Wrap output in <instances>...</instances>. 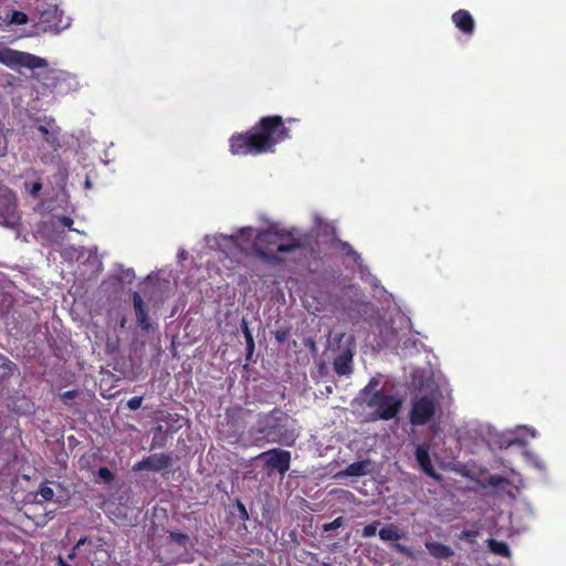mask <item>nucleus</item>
Returning a JSON list of instances; mask_svg holds the SVG:
<instances>
[{
  "label": "nucleus",
  "mask_w": 566,
  "mask_h": 566,
  "mask_svg": "<svg viewBox=\"0 0 566 566\" xmlns=\"http://www.w3.org/2000/svg\"><path fill=\"white\" fill-rule=\"evenodd\" d=\"M344 248H346L348 254H356L354 249L348 243H344Z\"/></svg>",
  "instance_id": "ea45409f"
},
{
  "label": "nucleus",
  "mask_w": 566,
  "mask_h": 566,
  "mask_svg": "<svg viewBox=\"0 0 566 566\" xmlns=\"http://www.w3.org/2000/svg\"><path fill=\"white\" fill-rule=\"evenodd\" d=\"M241 328H242V333L245 338L247 352H248V358H249L254 352V347H255L254 338H253L251 329L249 328L248 322L245 319H242Z\"/></svg>",
  "instance_id": "aec40b11"
},
{
  "label": "nucleus",
  "mask_w": 566,
  "mask_h": 566,
  "mask_svg": "<svg viewBox=\"0 0 566 566\" xmlns=\"http://www.w3.org/2000/svg\"><path fill=\"white\" fill-rule=\"evenodd\" d=\"M253 229L242 228L230 237L231 242L241 251L251 245L253 253L261 260L270 263L279 261V253H292L307 249L312 243V235L303 233L296 228H269L258 232L252 241Z\"/></svg>",
  "instance_id": "f257e3e1"
},
{
  "label": "nucleus",
  "mask_w": 566,
  "mask_h": 566,
  "mask_svg": "<svg viewBox=\"0 0 566 566\" xmlns=\"http://www.w3.org/2000/svg\"><path fill=\"white\" fill-rule=\"evenodd\" d=\"M125 324H126V318L124 317V318H122V321H120V326H122V327H124V326H125Z\"/></svg>",
  "instance_id": "a18cd8bd"
},
{
  "label": "nucleus",
  "mask_w": 566,
  "mask_h": 566,
  "mask_svg": "<svg viewBox=\"0 0 566 566\" xmlns=\"http://www.w3.org/2000/svg\"><path fill=\"white\" fill-rule=\"evenodd\" d=\"M378 535L381 541L390 543V548L396 553L406 556L407 558L416 559V555L410 547L398 543L399 539L405 537V533L397 525L389 524L381 527Z\"/></svg>",
  "instance_id": "6e6552de"
},
{
  "label": "nucleus",
  "mask_w": 566,
  "mask_h": 566,
  "mask_svg": "<svg viewBox=\"0 0 566 566\" xmlns=\"http://www.w3.org/2000/svg\"><path fill=\"white\" fill-rule=\"evenodd\" d=\"M364 403L371 409L369 419L392 420L401 410L402 400L391 394H387L384 389L375 390L369 397L364 398Z\"/></svg>",
  "instance_id": "20e7f679"
},
{
  "label": "nucleus",
  "mask_w": 566,
  "mask_h": 566,
  "mask_svg": "<svg viewBox=\"0 0 566 566\" xmlns=\"http://www.w3.org/2000/svg\"><path fill=\"white\" fill-rule=\"evenodd\" d=\"M0 64L11 70L24 67L32 71L48 65L46 61L40 56L7 46L0 49Z\"/></svg>",
  "instance_id": "39448f33"
},
{
  "label": "nucleus",
  "mask_w": 566,
  "mask_h": 566,
  "mask_svg": "<svg viewBox=\"0 0 566 566\" xmlns=\"http://www.w3.org/2000/svg\"><path fill=\"white\" fill-rule=\"evenodd\" d=\"M424 546L428 553L434 558L448 559L454 554L450 546L440 542L427 541Z\"/></svg>",
  "instance_id": "f3484780"
},
{
  "label": "nucleus",
  "mask_w": 566,
  "mask_h": 566,
  "mask_svg": "<svg viewBox=\"0 0 566 566\" xmlns=\"http://www.w3.org/2000/svg\"><path fill=\"white\" fill-rule=\"evenodd\" d=\"M169 539L174 543H176L179 546L187 547L191 546V539L188 534L179 532V531H171L168 535Z\"/></svg>",
  "instance_id": "412c9836"
},
{
  "label": "nucleus",
  "mask_w": 566,
  "mask_h": 566,
  "mask_svg": "<svg viewBox=\"0 0 566 566\" xmlns=\"http://www.w3.org/2000/svg\"><path fill=\"white\" fill-rule=\"evenodd\" d=\"M235 507L239 512V517L241 521L245 522L249 520V513L245 505L241 501H237Z\"/></svg>",
  "instance_id": "7c9ffc66"
},
{
  "label": "nucleus",
  "mask_w": 566,
  "mask_h": 566,
  "mask_svg": "<svg viewBox=\"0 0 566 566\" xmlns=\"http://www.w3.org/2000/svg\"><path fill=\"white\" fill-rule=\"evenodd\" d=\"M333 366L337 375H350L353 373V352L346 348L342 354L335 357Z\"/></svg>",
  "instance_id": "dca6fc26"
},
{
  "label": "nucleus",
  "mask_w": 566,
  "mask_h": 566,
  "mask_svg": "<svg viewBox=\"0 0 566 566\" xmlns=\"http://www.w3.org/2000/svg\"><path fill=\"white\" fill-rule=\"evenodd\" d=\"M39 494L44 501H51L54 496V491L49 485H41Z\"/></svg>",
  "instance_id": "c85d7f7f"
},
{
  "label": "nucleus",
  "mask_w": 566,
  "mask_h": 566,
  "mask_svg": "<svg viewBox=\"0 0 566 566\" xmlns=\"http://www.w3.org/2000/svg\"><path fill=\"white\" fill-rule=\"evenodd\" d=\"M479 536V531L475 530H464L460 533L459 538L467 541L469 543H474L475 538Z\"/></svg>",
  "instance_id": "cd10ccee"
},
{
  "label": "nucleus",
  "mask_w": 566,
  "mask_h": 566,
  "mask_svg": "<svg viewBox=\"0 0 566 566\" xmlns=\"http://www.w3.org/2000/svg\"><path fill=\"white\" fill-rule=\"evenodd\" d=\"M187 562H189V559L177 557V558L170 559L167 564L168 565H177L179 563H187Z\"/></svg>",
  "instance_id": "c9c22d12"
},
{
  "label": "nucleus",
  "mask_w": 566,
  "mask_h": 566,
  "mask_svg": "<svg viewBox=\"0 0 566 566\" xmlns=\"http://www.w3.org/2000/svg\"><path fill=\"white\" fill-rule=\"evenodd\" d=\"M28 22V15L22 11L12 10L9 17V23L11 24H25Z\"/></svg>",
  "instance_id": "5701e85b"
},
{
  "label": "nucleus",
  "mask_w": 566,
  "mask_h": 566,
  "mask_svg": "<svg viewBox=\"0 0 566 566\" xmlns=\"http://www.w3.org/2000/svg\"><path fill=\"white\" fill-rule=\"evenodd\" d=\"M259 457L264 459L268 469L276 470L281 474L286 473L290 469L292 455L287 450L274 448L262 452Z\"/></svg>",
  "instance_id": "1a4fd4ad"
},
{
  "label": "nucleus",
  "mask_w": 566,
  "mask_h": 566,
  "mask_svg": "<svg viewBox=\"0 0 566 566\" xmlns=\"http://www.w3.org/2000/svg\"><path fill=\"white\" fill-rule=\"evenodd\" d=\"M343 524H344V517L343 516H338L334 521L324 524L323 525V531L324 532H332V531H335V530L342 527Z\"/></svg>",
  "instance_id": "bb28decb"
},
{
  "label": "nucleus",
  "mask_w": 566,
  "mask_h": 566,
  "mask_svg": "<svg viewBox=\"0 0 566 566\" xmlns=\"http://www.w3.org/2000/svg\"><path fill=\"white\" fill-rule=\"evenodd\" d=\"M44 142L53 149L57 150L61 147L60 133L61 129L56 126L53 118H45L44 124L36 127Z\"/></svg>",
  "instance_id": "9b49d317"
},
{
  "label": "nucleus",
  "mask_w": 566,
  "mask_h": 566,
  "mask_svg": "<svg viewBox=\"0 0 566 566\" xmlns=\"http://www.w3.org/2000/svg\"><path fill=\"white\" fill-rule=\"evenodd\" d=\"M290 335L289 328H281L274 332V337L279 343H284Z\"/></svg>",
  "instance_id": "2f4dec72"
},
{
  "label": "nucleus",
  "mask_w": 566,
  "mask_h": 566,
  "mask_svg": "<svg viewBox=\"0 0 566 566\" xmlns=\"http://www.w3.org/2000/svg\"><path fill=\"white\" fill-rule=\"evenodd\" d=\"M373 472V463L369 459L353 462L340 471L338 476H365Z\"/></svg>",
  "instance_id": "2eb2a0df"
},
{
  "label": "nucleus",
  "mask_w": 566,
  "mask_h": 566,
  "mask_svg": "<svg viewBox=\"0 0 566 566\" xmlns=\"http://www.w3.org/2000/svg\"><path fill=\"white\" fill-rule=\"evenodd\" d=\"M56 566H71L67 564L61 555L55 558Z\"/></svg>",
  "instance_id": "e433bc0d"
},
{
  "label": "nucleus",
  "mask_w": 566,
  "mask_h": 566,
  "mask_svg": "<svg viewBox=\"0 0 566 566\" xmlns=\"http://www.w3.org/2000/svg\"><path fill=\"white\" fill-rule=\"evenodd\" d=\"M488 548L495 555L509 557L511 552L510 547L505 542L489 538L486 541Z\"/></svg>",
  "instance_id": "a211bd4d"
},
{
  "label": "nucleus",
  "mask_w": 566,
  "mask_h": 566,
  "mask_svg": "<svg viewBox=\"0 0 566 566\" xmlns=\"http://www.w3.org/2000/svg\"><path fill=\"white\" fill-rule=\"evenodd\" d=\"M97 476L104 482V483H111L114 481L115 475L114 473L106 467H101L97 471Z\"/></svg>",
  "instance_id": "393cba45"
},
{
  "label": "nucleus",
  "mask_w": 566,
  "mask_h": 566,
  "mask_svg": "<svg viewBox=\"0 0 566 566\" xmlns=\"http://www.w3.org/2000/svg\"><path fill=\"white\" fill-rule=\"evenodd\" d=\"M344 248H346L348 254H356L354 249L348 243H344Z\"/></svg>",
  "instance_id": "a19ab883"
},
{
  "label": "nucleus",
  "mask_w": 566,
  "mask_h": 566,
  "mask_svg": "<svg viewBox=\"0 0 566 566\" xmlns=\"http://www.w3.org/2000/svg\"><path fill=\"white\" fill-rule=\"evenodd\" d=\"M75 552H76V549L73 548L72 552L69 554L67 558L69 559H73L75 557V555H76Z\"/></svg>",
  "instance_id": "37998d69"
},
{
  "label": "nucleus",
  "mask_w": 566,
  "mask_h": 566,
  "mask_svg": "<svg viewBox=\"0 0 566 566\" xmlns=\"http://www.w3.org/2000/svg\"><path fill=\"white\" fill-rule=\"evenodd\" d=\"M436 402L430 396L416 397L411 401L409 422L419 427L429 423L436 413Z\"/></svg>",
  "instance_id": "0eeeda50"
},
{
  "label": "nucleus",
  "mask_w": 566,
  "mask_h": 566,
  "mask_svg": "<svg viewBox=\"0 0 566 566\" xmlns=\"http://www.w3.org/2000/svg\"><path fill=\"white\" fill-rule=\"evenodd\" d=\"M294 422L295 420L287 412L280 408H273L269 412H260L248 433L253 443L259 447L265 443L291 447L297 438L293 427Z\"/></svg>",
  "instance_id": "7ed1b4c3"
},
{
  "label": "nucleus",
  "mask_w": 566,
  "mask_h": 566,
  "mask_svg": "<svg viewBox=\"0 0 566 566\" xmlns=\"http://www.w3.org/2000/svg\"><path fill=\"white\" fill-rule=\"evenodd\" d=\"M286 122H287V123H292V122H296V119H294V118H287V119H286Z\"/></svg>",
  "instance_id": "49530a36"
},
{
  "label": "nucleus",
  "mask_w": 566,
  "mask_h": 566,
  "mask_svg": "<svg viewBox=\"0 0 566 566\" xmlns=\"http://www.w3.org/2000/svg\"><path fill=\"white\" fill-rule=\"evenodd\" d=\"M291 138L290 129L280 115L261 117L250 129L229 138L230 153L234 156H258L274 151V147Z\"/></svg>",
  "instance_id": "f03ea898"
},
{
  "label": "nucleus",
  "mask_w": 566,
  "mask_h": 566,
  "mask_svg": "<svg viewBox=\"0 0 566 566\" xmlns=\"http://www.w3.org/2000/svg\"><path fill=\"white\" fill-rule=\"evenodd\" d=\"M38 10L40 12L41 20L43 22L49 23V24L54 25V27H59V22L54 21L56 15H57V13L60 12L59 7H57L56 3L51 6L49 9H40L38 7Z\"/></svg>",
  "instance_id": "6ab92c4d"
},
{
  "label": "nucleus",
  "mask_w": 566,
  "mask_h": 566,
  "mask_svg": "<svg viewBox=\"0 0 566 566\" xmlns=\"http://www.w3.org/2000/svg\"><path fill=\"white\" fill-rule=\"evenodd\" d=\"M42 187H43L42 182L39 180L34 181V182H28V181L24 182L25 192L34 199L40 196V191L42 190Z\"/></svg>",
  "instance_id": "4be33fe9"
},
{
  "label": "nucleus",
  "mask_w": 566,
  "mask_h": 566,
  "mask_svg": "<svg viewBox=\"0 0 566 566\" xmlns=\"http://www.w3.org/2000/svg\"><path fill=\"white\" fill-rule=\"evenodd\" d=\"M0 360H3V364L1 367L8 369L10 373L15 369V364L12 363L10 359H8L7 357H4L2 354H0Z\"/></svg>",
  "instance_id": "72a5a7b5"
},
{
  "label": "nucleus",
  "mask_w": 566,
  "mask_h": 566,
  "mask_svg": "<svg viewBox=\"0 0 566 566\" xmlns=\"http://www.w3.org/2000/svg\"><path fill=\"white\" fill-rule=\"evenodd\" d=\"M172 463L174 459L171 453H153L144 458L143 460L136 462L133 467V471L139 472L148 470L159 472L171 468Z\"/></svg>",
  "instance_id": "9d476101"
},
{
  "label": "nucleus",
  "mask_w": 566,
  "mask_h": 566,
  "mask_svg": "<svg viewBox=\"0 0 566 566\" xmlns=\"http://www.w3.org/2000/svg\"><path fill=\"white\" fill-rule=\"evenodd\" d=\"M143 399L144 398L142 396H134L130 399H128V401H127L128 409L137 410L138 408H140L142 403H143Z\"/></svg>",
  "instance_id": "c756f323"
},
{
  "label": "nucleus",
  "mask_w": 566,
  "mask_h": 566,
  "mask_svg": "<svg viewBox=\"0 0 566 566\" xmlns=\"http://www.w3.org/2000/svg\"><path fill=\"white\" fill-rule=\"evenodd\" d=\"M86 541H87V537H85V536L81 537L77 541V543L75 544L74 549H78L81 546H83L86 543Z\"/></svg>",
  "instance_id": "4c0bfd02"
},
{
  "label": "nucleus",
  "mask_w": 566,
  "mask_h": 566,
  "mask_svg": "<svg viewBox=\"0 0 566 566\" xmlns=\"http://www.w3.org/2000/svg\"><path fill=\"white\" fill-rule=\"evenodd\" d=\"M60 397H61V399H62L65 403H67V402H69V400H73L74 398H76V397H77V391H76V390H74V389H72V390H66V391H64L63 394H61V396H60Z\"/></svg>",
  "instance_id": "473e14b6"
},
{
  "label": "nucleus",
  "mask_w": 566,
  "mask_h": 566,
  "mask_svg": "<svg viewBox=\"0 0 566 566\" xmlns=\"http://www.w3.org/2000/svg\"><path fill=\"white\" fill-rule=\"evenodd\" d=\"M133 307L136 314V321L139 327L144 332L150 329L149 308L145 304L142 295L138 292H134L132 295Z\"/></svg>",
  "instance_id": "f8f14e48"
},
{
  "label": "nucleus",
  "mask_w": 566,
  "mask_h": 566,
  "mask_svg": "<svg viewBox=\"0 0 566 566\" xmlns=\"http://www.w3.org/2000/svg\"><path fill=\"white\" fill-rule=\"evenodd\" d=\"M6 153H7V146L6 145L2 147L0 146V156H4Z\"/></svg>",
  "instance_id": "79ce46f5"
},
{
  "label": "nucleus",
  "mask_w": 566,
  "mask_h": 566,
  "mask_svg": "<svg viewBox=\"0 0 566 566\" xmlns=\"http://www.w3.org/2000/svg\"><path fill=\"white\" fill-rule=\"evenodd\" d=\"M379 525H380V521H374L373 523L366 525L361 531V536L364 538L374 536L376 534Z\"/></svg>",
  "instance_id": "a878e982"
},
{
  "label": "nucleus",
  "mask_w": 566,
  "mask_h": 566,
  "mask_svg": "<svg viewBox=\"0 0 566 566\" xmlns=\"http://www.w3.org/2000/svg\"><path fill=\"white\" fill-rule=\"evenodd\" d=\"M415 458L420 469L429 476L436 478V471L430 458V447L426 443L418 444L415 450Z\"/></svg>",
  "instance_id": "4468645a"
},
{
  "label": "nucleus",
  "mask_w": 566,
  "mask_h": 566,
  "mask_svg": "<svg viewBox=\"0 0 566 566\" xmlns=\"http://www.w3.org/2000/svg\"><path fill=\"white\" fill-rule=\"evenodd\" d=\"M0 226L9 229H19L21 226L17 196L4 185H0Z\"/></svg>",
  "instance_id": "423d86ee"
},
{
  "label": "nucleus",
  "mask_w": 566,
  "mask_h": 566,
  "mask_svg": "<svg viewBox=\"0 0 566 566\" xmlns=\"http://www.w3.org/2000/svg\"><path fill=\"white\" fill-rule=\"evenodd\" d=\"M62 221H63V224L66 227H71V224L73 223V220L69 217H64Z\"/></svg>",
  "instance_id": "58836bf2"
},
{
  "label": "nucleus",
  "mask_w": 566,
  "mask_h": 566,
  "mask_svg": "<svg viewBox=\"0 0 566 566\" xmlns=\"http://www.w3.org/2000/svg\"><path fill=\"white\" fill-rule=\"evenodd\" d=\"M379 386V380L375 377H373L369 382L361 389L360 395L361 398H367L369 395H371L375 390H378L377 387Z\"/></svg>",
  "instance_id": "b1692460"
},
{
  "label": "nucleus",
  "mask_w": 566,
  "mask_h": 566,
  "mask_svg": "<svg viewBox=\"0 0 566 566\" xmlns=\"http://www.w3.org/2000/svg\"><path fill=\"white\" fill-rule=\"evenodd\" d=\"M166 443V439L161 438L160 441L157 440V437H154L151 440V449H155L156 447H164Z\"/></svg>",
  "instance_id": "f704fd0d"
},
{
  "label": "nucleus",
  "mask_w": 566,
  "mask_h": 566,
  "mask_svg": "<svg viewBox=\"0 0 566 566\" xmlns=\"http://www.w3.org/2000/svg\"><path fill=\"white\" fill-rule=\"evenodd\" d=\"M154 430L157 431V432H161L163 431V427L160 424H158Z\"/></svg>",
  "instance_id": "c03bdc74"
},
{
  "label": "nucleus",
  "mask_w": 566,
  "mask_h": 566,
  "mask_svg": "<svg viewBox=\"0 0 566 566\" xmlns=\"http://www.w3.org/2000/svg\"><path fill=\"white\" fill-rule=\"evenodd\" d=\"M454 25L465 35H472L475 30V21L472 14L464 9L455 11L451 17Z\"/></svg>",
  "instance_id": "ddd939ff"
}]
</instances>
